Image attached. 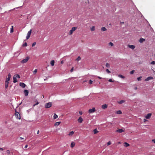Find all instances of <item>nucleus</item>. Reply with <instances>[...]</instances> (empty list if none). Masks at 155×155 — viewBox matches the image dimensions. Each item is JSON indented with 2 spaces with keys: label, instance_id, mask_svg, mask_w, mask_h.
I'll return each mask as SVG.
<instances>
[{
  "label": "nucleus",
  "instance_id": "f257e3e1",
  "mask_svg": "<svg viewBox=\"0 0 155 155\" xmlns=\"http://www.w3.org/2000/svg\"><path fill=\"white\" fill-rule=\"evenodd\" d=\"M77 28V27H73L71 30H70V31L69 32V35H71L73 32Z\"/></svg>",
  "mask_w": 155,
  "mask_h": 155
},
{
  "label": "nucleus",
  "instance_id": "f03ea898",
  "mask_svg": "<svg viewBox=\"0 0 155 155\" xmlns=\"http://www.w3.org/2000/svg\"><path fill=\"white\" fill-rule=\"evenodd\" d=\"M52 106V104L51 102H49L46 103L45 105V107L48 108Z\"/></svg>",
  "mask_w": 155,
  "mask_h": 155
},
{
  "label": "nucleus",
  "instance_id": "7ed1b4c3",
  "mask_svg": "<svg viewBox=\"0 0 155 155\" xmlns=\"http://www.w3.org/2000/svg\"><path fill=\"white\" fill-rule=\"evenodd\" d=\"M31 32H32L31 29L29 31H28V32L27 33V36L26 37V39H28L29 38L30 36L31 35Z\"/></svg>",
  "mask_w": 155,
  "mask_h": 155
},
{
  "label": "nucleus",
  "instance_id": "20e7f679",
  "mask_svg": "<svg viewBox=\"0 0 155 155\" xmlns=\"http://www.w3.org/2000/svg\"><path fill=\"white\" fill-rule=\"evenodd\" d=\"M29 58L28 57H26L23 60L21 61V62L22 63H26L29 60Z\"/></svg>",
  "mask_w": 155,
  "mask_h": 155
},
{
  "label": "nucleus",
  "instance_id": "39448f33",
  "mask_svg": "<svg viewBox=\"0 0 155 155\" xmlns=\"http://www.w3.org/2000/svg\"><path fill=\"white\" fill-rule=\"evenodd\" d=\"M96 110L95 109V108L93 107L92 109H90L88 110V113L89 114H91L93 112H94Z\"/></svg>",
  "mask_w": 155,
  "mask_h": 155
},
{
  "label": "nucleus",
  "instance_id": "423d86ee",
  "mask_svg": "<svg viewBox=\"0 0 155 155\" xmlns=\"http://www.w3.org/2000/svg\"><path fill=\"white\" fill-rule=\"evenodd\" d=\"M11 76V74L10 73H9L8 75V78H6V80L5 81H7L8 82H9V81L10 80Z\"/></svg>",
  "mask_w": 155,
  "mask_h": 155
},
{
  "label": "nucleus",
  "instance_id": "0eeeda50",
  "mask_svg": "<svg viewBox=\"0 0 155 155\" xmlns=\"http://www.w3.org/2000/svg\"><path fill=\"white\" fill-rule=\"evenodd\" d=\"M19 85L20 86H21V87H22L23 88H24L26 86V84H24V83L20 82L19 83Z\"/></svg>",
  "mask_w": 155,
  "mask_h": 155
},
{
  "label": "nucleus",
  "instance_id": "6e6552de",
  "mask_svg": "<svg viewBox=\"0 0 155 155\" xmlns=\"http://www.w3.org/2000/svg\"><path fill=\"white\" fill-rule=\"evenodd\" d=\"M15 116L17 118H19L20 119H21L19 113L16 112L15 113Z\"/></svg>",
  "mask_w": 155,
  "mask_h": 155
},
{
  "label": "nucleus",
  "instance_id": "1a4fd4ad",
  "mask_svg": "<svg viewBox=\"0 0 155 155\" xmlns=\"http://www.w3.org/2000/svg\"><path fill=\"white\" fill-rule=\"evenodd\" d=\"M24 92L25 94V96H26L28 95V93H29L28 90H25L24 91Z\"/></svg>",
  "mask_w": 155,
  "mask_h": 155
},
{
  "label": "nucleus",
  "instance_id": "9d476101",
  "mask_svg": "<svg viewBox=\"0 0 155 155\" xmlns=\"http://www.w3.org/2000/svg\"><path fill=\"white\" fill-rule=\"evenodd\" d=\"M153 79V78L152 77L150 76L147 77V78H146L145 81H149L150 80Z\"/></svg>",
  "mask_w": 155,
  "mask_h": 155
},
{
  "label": "nucleus",
  "instance_id": "9b49d317",
  "mask_svg": "<svg viewBox=\"0 0 155 155\" xmlns=\"http://www.w3.org/2000/svg\"><path fill=\"white\" fill-rule=\"evenodd\" d=\"M83 120L81 117H79V118L78 120V121L80 123H81Z\"/></svg>",
  "mask_w": 155,
  "mask_h": 155
},
{
  "label": "nucleus",
  "instance_id": "f8f14e48",
  "mask_svg": "<svg viewBox=\"0 0 155 155\" xmlns=\"http://www.w3.org/2000/svg\"><path fill=\"white\" fill-rule=\"evenodd\" d=\"M128 47L132 49H134L135 48V46L134 45H128Z\"/></svg>",
  "mask_w": 155,
  "mask_h": 155
},
{
  "label": "nucleus",
  "instance_id": "ddd939ff",
  "mask_svg": "<svg viewBox=\"0 0 155 155\" xmlns=\"http://www.w3.org/2000/svg\"><path fill=\"white\" fill-rule=\"evenodd\" d=\"M151 115H152L151 114L149 113L147 114V115H146L145 116V118L147 119H149Z\"/></svg>",
  "mask_w": 155,
  "mask_h": 155
},
{
  "label": "nucleus",
  "instance_id": "4468645a",
  "mask_svg": "<svg viewBox=\"0 0 155 155\" xmlns=\"http://www.w3.org/2000/svg\"><path fill=\"white\" fill-rule=\"evenodd\" d=\"M124 131V130L122 129H118L116 130V132L119 133H121L122 132H123Z\"/></svg>",
  "mask_w": 155,
  "mask_h": 155
},
{
  "label": "nucleus",
  "instance_id": "2eb2a0df",
  "mask_svg": "<svg viewBox=\"0 0 155 155\" xmlns=\"http://www.w3.org/2000/svg\"><path fill=\"white\" fill-rule=\"evenodd\" d=\"M13 79V82L14 83H15L17 82L18 81L17 79V78L15 76H14Z\"/></svg>",
  "mask_w": 155,
  "mask_h": 155
},
{
  "label": "nucleus",
  "instance_id": "dca6fc26",
  "mask_svg": "<svg viewBox=\"0 0 155 155\" xmlns=\"http://www.w3.org/2000/svg\"><path fill=\"white\" fill-rule=\"evenodd\" d=\"M107 105L106 104H104L102 105V108L103 109H105L107 108Z\"/></svg>",
  "mask_w": 155,
  "mask_h": 155
},
{
  "label": "nucleus",
  "instance_id": "f3484780",
  "mask_svg": "<svg viewBox=\"0 0 155 155\" xmlns=\"http://www.w3.org/2000/svg\"><path fill=\"white\" fill-rule=\"evenodd\" d=\"M9 84V82L7 81H5V89H7L8 88V86Z\"/></svg>",
  "mask_w": 155,
  "mask_h": 155
},
{
  "label": "nucleus",
  "instance_id": "a211bd4d",
  "mask_svg": "<svg viewBox=\"0 0 155 155\" xmlns=\"http://www.w3.org/2000/svg\"><path fill=\"white\" fill-rule=\"evenodd\" d=\"M61 123V122L60 121L56 122L54 124V126H58L59 125V124Z\"/></svg>",
  "mask_w": 155,
  "mask_h": 155
},
{
  "label": "nucleus",
  "instance_id": "6ab92c4d",
  "mask_svg": "<svg viewBox=\"0 0 155 155\" xmlns=\"http://www.w3.org/2000/svg\"><path fill=\"white\" fill-rule=\"evenodd\" d=\"M74 131H72L69 133L68 134V135L70 136H71L74 134Z\"/></svg>",
  "mask_w": 155,
  "mask_h": 155
},
{
  "label": "nucleus",
  "instance_id": "aec40b11",
  "mask_svg": "<svg viewBox=\"0 0 155 155\" xmlns=\"http://www.w3.org/2000/svg\"><path fill=\"white\" fill-rule=\"evenodd\" d=\"M75 145V143L74 142H72L71 143V147H73Z\"/></svg>",
  "mask_w": 155,
  "mask_h": 155
},
{
  "label": "nucleus",
  "instance_id": "412c9836",
  "mask_svg": "<svg viewBox=\"0 0 155 155\" xmlns=\"http://www.w3.org/2000/svg\"><path fill=\"white\" fill-rule=\"evenodd\" d=\"M124 146H125L126 147H129L130 146V144L127 143V142H125L124 143Z\"/></svg>",
  "mask_w": 155,
  "mask_h": 155
},
{
  "label": "nucleus",
  "instance_id": "4be33fe9",
  "mask_svg": "<svg viewBox=\"0 0 155 155\" xmlns=\"http://www.w3.org/2000/svg\"><path fill=\"white\" fill-rule=\"evenodd\" d=\"M125 101L124 100H121L120 101H118L117 102L119 104H122L123 103H124L125 102Z\"/></svg>",
  "mask_w": 155,
  "mask_h": 155
},
{
  "label": "nucleus",
  "instance_id": "5701e85b",
  "mask_svg": "<svg viewBox=\"0 0 155 155\" xmlns=\"http://www.w3.org/2000/svg\"><path fill=\"white\" fill-rule=\"evenodd\" d=\"M54 61L52 60L51 61L50 64L51 66H53L54 65Z\"/></svg>",
  "mask_w": 155,
  "mask_h": 155
},
{
  "label": "nucleus",
  "instance_id": "b1692460",
  "mask_svg": "<svg viewBox=\"0 0 155 155\" xmlns=\"http://www.w3.org/2000/svg\"><path fill=\"white\" fill-rule=\"evenodd\" d=\"M93 131L94 134H96L98 132V131L97 130V129H94Z\"/></svg>",
  "mask_w": 155,
  "mask_h": 155
},
{
  "label": "nucleus",
  "instance_id": "393cba45",
  "mask_svg": "<svg viewBox=\"0 0 155 155\" xmlns=\"http://www.w3.org/2000/svg\"><path fill=\"white\" fill-rule=\"evenodd\" d=\"M107 30V29L105 27H102L101 28V30L102 31H105Z\"/></svg>",
  "mask_w": 155,
  "mask_h": 155
},
{
  "label": "nucleus",
  "instance_id": "a878e982",
  "mask_svg": "<svg viewBox=\"0 0 155 155\" xmlns=\"http://www.w3.org/2000/svg\"><path fill=\"white\" fill-rule=\"evenodd\" d=\"M145 40V39H144L141 38L139 40V41L140 42L142 43V42H143V41H144Z\"/></svg>",
  "mask_w": 155,
  "mask_h": 155
},
{
  "label": "nucleus",
  "instance_id": "bb28decb",
  "mask_svg": "<svg viewBox=\"0 0 155 155\" xmlns=\"http://www.w3.org/2000/svg\"><path fill=\"white\" fill-rule=\"evenodd\" d=\"M58 117V116L56 114H55L54 116H53V118L54 119H55L57 118Z\"/></svg>",
  "mask_w": 155,
  "mask_h": 155
},
{
  "label": "nucleus",
  "instance_id": "cd10ccee",
  "mask_svg": "<svg viewBox=\"0 0 155 155\" xmlns=\"http://www.w3.org/2000/svg\"><path fill=\"white\" fill-rule=\"evenodd\" d=\"M122 113L121 111L120 110H118L117 111V114H120Z\"/></svg>",
  "mask_w": 155,
  "mask_h": 155
},
{
  "label": "nucleus",
  "instance_id": "c85d7f7f",
  "mask_svg": "<svg viewBox=\"0 0 155 155\" xmlns=\"http://www.w3.org/2000/svg\"><path fill=\"white\" fill-rule=\"evenodd\" d=\"M91 31H94L95 30V27L94 26H92L91 28Z\"/></svg>",
  "mask_w": 155,
  "mask_h": 155
},
{
  "label": "nucleus",
  "instance_id": "c756f323",
  "mask_svg": "<svg viewBox=\"0 0 155 155\" xmlns=\"http://www.w3.org/2000/svg\"><path fill=\"white\" fill-rule=\"evenodd\" d=\"M13 32V26H12V28H11L10 32L12 33Z\"/></svg>",
  "mask_w": 155,
  "mask_h": 155
},
{
  "label": "nucleus",
  "instance_id": "7c9ffc66",
  "mask_svg": "<svg viewBox=\"0 0 155 155\" xmlns=\"http://www.w3.org/2000/svg\"><path fill=\"white\" fill-rule=\"evenodd\" d=\"M14 76H15L16 78H20V76L18 74H15Z\"/></svg>",
  "mask_w": 155,
  "mask_h": 155
},
{
  "label": "nucleus",
  "instance_id": "2f4dec72",
  "mask_svg": "<svg viewBox=\"0 0 155 155\" xmlns=\"http://www.w3.org/2000/svg\"><path fill=\"white\" fill-rule=\"evenodd\" d=\"M106 66L107 68H109L110 66L108 63H107L106 64Z\"/></svg>",
  "mask_w": 155,
  "mask_h": 155
},
{
  "label": "nucleus",
  "instance_id": "473e14b6",
  "mask_svg": "<svg viewBox=\"0 0 155 155\" xmlns=\"http://www.w3.org/2000/svg\"><path fill=\"white\" fill-rule=\"evenodd\" d=\"M118 77L122 78H125L124 77V76L120 74L119 75H118Z\"/></svg>",
  "mask_w": 155,
  "mask_h": 155
},
{
  "label": "nucleus",
  "instance_id": "72a5a7b5",
  "mask_svg": "<svg viewBox=\"0 0 155 155\" xmlns=\"http://www.w3.org/2000/svg\"><path fill=\"white\" fill-rule=\"evenodd\" d=\"M81 59V58L80 56H78V57L76 59V61H79Z\"/></svg>",
  "mask_w": 155,
  "mask_h": 155
},
{
  "label": "nucleus",
  "instance_id": "f704fd0d",
  "mask_svg": "<svg viewBox=\"0 0 155 155\" xmlns=\"http://www.w3.org/2000/svg\"><path fill=\"white\" fill-rule=\"evenodd\" d=\"M109 45L111 46H112L114 45V44L111 42H110L109 43Z\"/></svg>",
  "mask_w": 155,
  "mask_h": 155
},
{
  "label": "nucleus",
  "instance_id": "c9c22d12",
  "mask_svg": "<svg viewBox=\"0 0 155 155\" xmlns=\"http://www.w3.org/2000/svg\"><path fill=\"white\" fill-rule=\"evenodd\" d=\"M37 72V69H35L33 71L34 74H35Z\"/></svg>",
  "mask_w": 155,
  "mask_h": 155
},
{
  "label": "nucleus",
  "instance_id": "e433bc0d",
  "mask_svg": "<svg viewBox=\"0 0 155 155\" xmlns=\"http://www.w3.org/2000/svg\"><path fill=\"white\" fill-rule=\"evenodd\" d=\"M106 71L108 73H110L111 72L110 71H109V70L108 69H106Z\"/></svg>",
  "mask_w": 155,
  "mask_h": 155
},
{
  "label": "nucleus",
  "instance_id": "4c0bfd02",
  "mask_svg": "<svg viewBox=\"0 0 155 155\" xmlns=\"http://www.w3.org/2000/svg\"><path fill=\"white\" fill-rule=\"evenodd\" d=\"M134 70H133L131 71L130 72V74H133L134 72Z\"/></svg>",
  "mask_w": 155,
  "mask_h": 155
},
{
  "label": "nucleus",
  "instance_id": "58836bf2",
  "mask_svg": "<svg viewBox=\"0 0 155 155\" xmlns=\"http://www.w3.org/2000/svg\"><path fill=\"white\" fill-rule=\"evenodd\" d=\"M142 77L140 76V77H139L138 78H137V80L138 81L141 80V78Z\"/></svg>",
  "mask_w": 155,
  "mask_h": 155
},
{
  "label": "nucleus",
  "instance_id": "ea45409f",
  "mask_svg": "<svg viewBox=\"0 0 155 155\" xmlns=\"http://www.w3.org/2000/svg\"><path fill=\"white\" fill-rule=\"evenodd\" d=\"M27 43L25 42L24 44H23L22 45L23 46L25 47V46H27Z\"/></svg>",
  "mask_w": 155,
  "mask_h": 155
},
{
  "label": "nucleus",
  "instance_id": "a19ab883",
  "mask_svg": "<svg viewBox=\"0 0 155 155\" xmlns=\"http://www.w3.org/2000/svg\"><path fill=\"white\" fill-rule=\"evenodd\" d=\"M7 153L9 155L10 153V151L9 150H8L6 151Z\"/></svg>",
  "mask_w": 155,
  "mask_h": 155
},
{
  "label": "nucleus",
  "instance_id": "79ce46f5",
  "mask_svg": "<svg viewBox=\"0 0 155 155\" xmlns=\"http://www.w3.org/2000/svg\"><path fill=\"white\" fill-rule=\"evenodd\" d=\"M36 42H34V43L32 44V47H34V46H35V45H36Z\"/></svg>",
  "mask_w": 155,
  "mask_h": 155
},
{
  "label": "nucleus",
  "instance_id": "37998d69",
  "mask_svg": "<svg viewBox=\"0 0 155 155\" xmlns=\"http://www.w3.org/2000/svg\"><path fill=\"white\" fill-rule=\"evenodd\" d=\"M150 63L152 64H155V61H153L151 62Z\"/></svg>",
  "mask_w": 155,
  "mask_h": 155
},
{
  "label": "nucleus",
  "instance_id": "c03bdc74",
  "mask_svg": "<svg viewBox=\"0 0 155 155\" xmlns=\"http://www.w3.org/2000/svg\"><path fill=\"white\" fill-rule=\"evenodd\" d=\"M111 144V143L110 141H109L107 143V146H109V145H110V144Z\"/></svg>",
  "mask_w": 155,
  "mask_h": 155
},
{
  "label": "nucleus",
  "instance_id": "a18cd8bd",
  "mask_svg": "<svg viewBox=\"0 0 155 155\" xmlns=\"http://www.w3.org/2000/svg\"><path fill=\"white\" fill-rule=\"evenodd\" d=\"M93 82V81H91V80H90L89 81V84H92Z\"/></svg>",
  "mask_w": 155,
  "mask_h": 155
},
{
  "label": "nucleus",
  "instance_id": "49530a36",
  "mask_svg": "<svg viewBox=\"0 0 155 155\" xmlns=\"http://www.w3.org/2000/svg\"><path fill=\"white\" fill-rule=\"evenodd\" d=\"M108 81L110 82H113V81L111 79H110Z\"/></svg>",
  "mask_w": 155,
  "mask_h": 155
},
{
  "label": "nucleus",
  "instance_id": "de8ad7c7",
  "mask_svg": "<svg viewBox=\"0 0 155 155\" xmlns=\"http://www.w3.org/2000/svg\"><path fill=\"white\" fill-rule=\"evenodd\" d=\"M39 103L38 102H37V103L35 104L34 105H33V106H35L36 105H37L38 104H39Z\"/></svg>",
  "mask_w": 155,
  "mask_h": 155
},
{
  "label": "nucleus",
  "instance_id": "09e8293b",
  "mask_svg": "<svg viewBox=\"0 0 155 155\" xmlns=\"http://www.w3.org/2000/svg\"><path fill=\"white\" fill-rule=\"evenodd\" d=\"M73 70H74V68L73 67L71 69L70 71L71 72H72L73 71Z\"/></svg>",
  "mask_w": 155,
  "mask_h": 155
},
{
  "label": "nucleus",
  "instance_id": "8fccbe9b",
  "mask_svg": "<svg viewBox=\"0 0 155 155\" xmlns=\"http://www.w3.org/2000/svg\"><path fill=\"white\" fill-rule=\"evenodd\" d=\"M79 113L81 115H82V111H79Z\"/></svg>",
  "mask_w": 155,
  "mask_h": 155
},
{
  "label": "nucleus",
  "instance_id": "3c124183",
  "mask_svg": "<svg viewBox=\"0 0 155 155\" xmlns=\"http://www.w3.org/2000/svg\"><path fill=\"white\" fill-rule=\"evenodd\" d=\"M152 142H154V143H155V139H153L152 140Z\"/></svg>",
  "mask_w": 155,
  "mask_h": 155
},
{
  "label": "nucleus",
  "instance_id": "603ef678",
  "mask_svg": "<svg viewBox=\"0 0 155 155\" xmlns=\"http://www.w3.org/2000/svg\"><path fill=\"white\" fill-rule=\"evenodd\" d=\"M28 146V145H25V148H27Z\"/></svg>",
  "mask_w": 155,
  "mask_h": 155
},
{
  "label": "nucleus",
  "instance_id": "864d4df0",
  "mask_svg": "<svg viewBox=\"0 0 155 155\" xmlns=\"http://www.w3.org/2000/svg\"><path fill=\"white\" fill-rule=\"evenodd\" d=\"M61 64H63L64 63V61H61Z\"/></svg>",
  "mask_w": 155,
  "mask_h": 155
},
{
  "label": "nucleus",
  "instance_id": "5fc2aeb1",
  "mask_svg": "<svg viewBox=\"0 0 155 155\" xmlns=\"http://www.w3.org/2000/svg\"><path fill=\"white\" fill-rule=\"evenodd\" d=\"M0 150H3V149L2 148H0Z\"/></svg>",
  "mask_w": 155,
  "mask_h": 155
},
{
  "label": "nucleus",
  "instance_id": "6e6d98bb",
  "mask_svg": "<svg viewBox=\"0 0 155 155\" xmlns=\"http://www.w3.org/2000/svg\"><path fill=\"white\" fill-rule=\"evenodd\" d=\"M20 139L21 140H23L24 139V138H22V137H20Z\"/></svg>",
  "mask_w": 155,
  "mask_h": 155
},
{
  "label": "nucleus",
  "instance_id": "4d7b16f0",
  "mask_svg": "<svg viewBox=\"0 0 155 155\" xmlns=\"http://www.w3.org/2000/svg\"><path fill=\"white\" fill-rule=\"evenodd\" d=\"M41 98H44V96L43 95H42L41 96Z\"/></svg>",
  "mask_w": 155,
  "mask_h": 155
},
{
  "label": "nucleus",
  "instance_id": "13d9d810",
  "mask_svg": "<svg viewBox=\"0 0 155 155\" xmlns=\"http://www.w3.org/2000/svg\"><path fill=\"white\" fill-rule=\"evenodd\" d=\"M39 130H38V131H37V134H39Z\"/></svg>",
  "mask_w": 155,
  "mask_h": 155
},
{
  "label": "nucleus",
  "instance_id": "bf43d9fd",
  "mask_svg": "<svg viewBox=\"0 0 155 155\" xmlns=\"http://www.w3.org/2000/svg\"><path fill=\"white\" fill-rule=\"evenodd\" d=\"M98 78H99V79H101V77H99V76H98Z\"/></svg>",
  "mask_w": 155,
  "mask_h": 155
},
{
  "label": "nucleus",
  "instance_id": "052dcab7",
  "mask_svg": "<svg viewBox=\"0 0 155 155\" xmlns=\"http://www.w3.org/2000/svg\"><path fill=\"white\" fill-rule=\"evenodd\" d=\"M147 120H146V119H144V122H145V121H147Z\"/></svg>",
  "mask_w": 155,
  "mask_h": 155
},
{
  "label": "nucleus",
  "instance_id": "680f3d73",
  "mask_svg": "<svg viewBox=\"0 0 155 155\" xmlns=\"http://www.w3.org/2000/svg\"><path fill=\"white\" fill-rule=\"evenodd\" d=\"M137 87H136L135 88V89H137Z\"/></svg>",
  "mask_w": 155,
  "mask_h": 155
},
{
  "label": "nucleus",
  "instance_id": "e2e57ef3",
  "mask_svg": "<svg viewBox=\"0 0 155 155\" xmlns=\"http://www.w3.org/2000/svg\"><path fill=\"white\" fill-rule=\"evenodd\" d=\"M122 23H123V24L124 23V22H122Z\"/></svg>",
  "mask_w": 155,
  "mask_h": 155
}]
</instances>
